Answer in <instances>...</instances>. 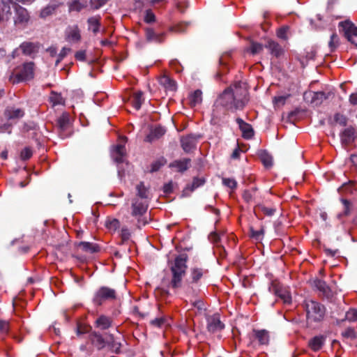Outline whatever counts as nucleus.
I'll list each match as a JSON object with an SVG mask.
<instances>
[{
	"label": "nucleus",
	"instance_id": "nucleus-46",
	"mask_svg": "<svg viewBox=\"0 0 357 357\" xmlns=\"http://www.w3.org/2000/svg\"><path fill=\"white\" fill-rule=\"evenodd\" d=\"M339 45V38L336 33H333L331 36V39L328 43V46L331 49V51H334Z\"/></svg>",
	"mask_w": 357,
	"mask_h": 357
},
{
	"label": "nucleus",
	"instance_id": "nucleus-16",
	"mask_svg": "<svg viewBox=\"0 0 357 357\" xmlns=\"http://www.w3.org/2000/svg\"><path fill=\"white\" fill-rule=\"evenodd\" d=\"M327 98L328 96L323 91H309L303 93V98L305 100L310 102L314 106L321 105Z\"/></svg>",
	"mask_w": 357,
	"mask_h": 357
},
{
	"label": "nucleus",
	"instance_id": "nucleus-37",
	"mask_svg": "<svg viewBox=\"0 0 357 357\" xmlns=\"http://www.w3.org/2000/svg\"><path fill=\"white\" fill-rule=\"evenodd\" d=\"M144 99L143 98V92L137 91L133 94L132 99V105L136 109L139 110L141 108Z\"/></svg>",
	"mask_w": 357,
	"mask_h": 357
},
{
	"label": "nucleus",
	"instance_id": "nucleus-19",
	"mask_svg": "<svg viewBox=\"0 0 357 357\" xmlns=\"http://www.w3.org/2000/svg\"><path fill=\"white\" fill-rule=\"evenodd\" d=\"M264 47L266 48L269 53L275 58H280L284 54V50L283 47L273 40H268L264 45Z\"/></svg>",
	"mask_w": 357,
	"mask_h": 357
},
{
	"label": "nucleus",
	"instance_id": "nucleus-63",
	"mask_svg": "<svg viewBox=\"0 0 357 357\" xmlns=\"http://www.w3.org/2000/svg\"><path fill=\"white\" fill-rule=\"evenodd\" d=\"M259 208L261 209V211L263 212V213L264 215H268V216L273 215L275 211V209H274V208H268V207H266L264 206H260Z\"/></svg>",
	"mask_w": 357,
	"mask_h": 357
},
{
	"label": "nucleus",
	"instance_id": "nucleus-40",
	"mask_svg": "<svg viewBox=\"0 0 357 357\" xmlns=\"http://www.w3.org/2000/svg\"><path fill=\"white\" fill-rule=\"evenodd\" d=\"M5 113L8 119H20L24 115V111L21 109H6Z\"/></svg>",
	"mask_w": 357,
	"mask_h": 357
},
{
	"label": "nucleus",
	"instance_id": "nucleus-57",
	"mask_svg": "<svg viewBox=\"0 0 357 357\" xmlns=\"http://www.w3.org/2000/svg\"><path fill=\"white\" fill-rule=\"evenodd\" d=\"M342 334L347 338L355 339L356 337V333L352 328H347Z\"/></svg>",
	"mask_w": 357,
	"mask_h": 357
},
{
	"label": "nucleus",
	"instance_id": "nucleus-39",
	"mask_svg": "<svg viewBox=\"0 0 357 357\" xmlns=\"http://www.w3.org/2000/svg\"><path fill=\"white\" fill-rule=\"evenodd\" d=\"M50 102L52 103L53 106L64 105L65 100L61 93H58L52 91L50 96Z\"/></svg>",
	"mask_w": 357,
	"mask_h": 357
},
{
	"label": "nucleus",
	"instance_id": "nucleus-30",
	"mask_svg": "<svg viewBox=\"0 0 357 357\" xmlns=\"http://www.w3.org/2000/svg\"><path fill=\"white\" fill-rule=\"evenodd\" d=\"M22 53L26 56H32L38 52V46L37 44L31 42H24L20 45Z\"/></svg>",
	"mask_w": 357,
	"mask_h": 357
},
{
	"label": "nucleus",
	"instance_id": "nucleus-35",
	"mask_svg": "<svg viewBox=\"0 0 357 357\" xmlns=\"http://www.w3.org/2000/svg\"><path fill=\"white\" fill-rule=\"evenodd\" d=\"M290 94L284 93L275 96L273 98V105L275 108L280 109L283 107L289 100Z\"/></svg>",
	"mask_w": 357,
	"mask_h": 357
},
{
	"label": "nucleus",
	"instance_id": "nucleus-22",
	"mask_svg": "<svg viewBox=\"0 0 357 357\" xmlns=\"http://www.w3.org/2000/svg\"><path fill=\"white\" fill-rule=\"evenodd\" d=\"M66 39L68 42L77 43L81 40L80 30L77 25L69 26L66 31Z\"/></svg>",
	"mask_w": 357,
	"mask_h": 357
},
{
	"label": "nucleus",
	"instance_id": "nucleus-21",
	"mask_svg": "<svg viewBox=\"0 0 357 357\" xmlns=\"http://www.w3.org/2000/svg\"><path fill=\"white\" fill-rule=\"evenodd\" d=\"M89 339L93 345L100 351L106 347V338L103 335L96 331H92L89 335Z\"/></svg>",
	"mask_w": 357,
	"mask_h": 357
},
{
	"label": "nucleus",
	"instance_id": "nucleus-36",
	"mask_svg": "<svg viewBox=\"0 0 357 357\" xmlns=\"http://www.w3.org/2000/svg\"><path fill=\"white\" fill-rule=\"evenodd\" d=\"M190 105L194 107L202 102V91L200 89L195 90L189 96Z\"/></svg>",
	"mask_w": 357,
	"mask_h": 357
},
{
	"label": "nucleus",
	"instance_id": "nucleus-11",
	"mask_svg": "<svg viewBox=\"0 0 357 357\" xmlns=\"http://www.w3.org/2000/svg\"><path fill=\"white\" fill-rule=\"evenodd\" d=\"M269 291L279 296L285 305H290V292L283 288L277 281H273L268 287Z\"/></svg>",
	"mask_w": 357,
	"mask_h": 357
},
{
	"label": "nucleus",
	"instance_id": "nucleus-9",
	"mask_svg": "<svg viewBox=\"0 0 357 357\" xmlns=\"http://www.w3.org/2000/svg\"><path fill=\"white\" fill-rule=\"evenodd\" d=\"M339 27L347 40L357 47V26L349 21H344L339 23Z\"/></svg>",
	"mask_w": 357,
	"mask_h": 357
},
{
	"label": "nucleus",
	"instance_id": "nucleus-20",
	"mask_svg": "<svg viewBox=\"0 0 357 357\" xmlns=\"http://www.w3.org/2000/svg\"><path fill=\"white\" fill-rule=\"evenodd\" d=\"M236 122L238 125L239 129L242 132V137L244 139H250L253 137L255 131L250 123H246L241 118H237Z\"/></svg>",
	"mask_w": 357,
	"mask_h": 357
},
{
	"label": "nucleus",
	"instance_id": "nucleus-1",
	"mask_svg": "<svg viewBox=\"0 0 357 357\" xmlns=\"http://www.w3.org/2000/svg\"><path fill=\"white\" fill-rule=\"evenodd\" d=\"M234 90L228 87L218 97L213 105V118L220 119L221 111L226 115L227 111L242 110L248 102V91L237 85Z\"/></svg>",
	"mask_w": 357,
	"mask_h": 357
},
{
	"label": "nucleus",
	"instance_id": "nucleus-32",
	"mask_svg": "<svg viewBox=\"0 0 357 357\" xmlns=\"http://www.w3.org/2000/svg\"><path fill=\"white\" fill-rule=\"evenodd\" d=\"M341 202L343 204L344 208L343 211L337 215V218L338 220H340V222L342 224H344L345 221L344 220V218L350 215L351 210V204L349 200L345 199H342Z\"/></svg>",
	"mask_w": 357,
	"mask_h": 357
},
{
	"label": "nucleus",
	"instance_id": "nucleus-54",
	"mask_svg": "<svg viewBox=\"0 0 357 357\" xmlns=\"http://www.w3.org/2000/svg\"><path fill=\"white\" fill-rule=\"evenodd\" d=\"M9 331V321L0 319V333L3 335L8 334Z\"/></svg>",
	"mask_w": 357,
	"mask_h": 357
},
{
	"label": "nucleus",
	"instance_id": "nucleus-17",
	"mask_svg": "<svg viewBox=\"0 0 357 357\" xmlns=\"http://www.w3.org/2000/svg\"><path fill=\"white\" fill-rule=\"evenodd\" d=\"M145 40L147 43H162L165 41V33H156L151 27L144 28Z\"/></svg>",
	"mask_w": 357,
	"mask_h": 357
},
{
	"label": "nucleus",
	"instance_id": "nucleus-29",
	"mask_svg": "<svg viewBox=\"0 0 357 357\" xmlns=\"http://www.w3.org/2000/svg\"><path fill=\"white\" fill-rule=\"evenodd\" d=\"M190 162L191 160L190 158L174 160L169 164V167H176L178 172L183 173L189 169Z\"/></svg>",
	"mask_w": 357,
	"mask_h": 357
},
{
	"label": "nucleus",
	"instance_id": "nucleus-18",
	"mask_svg": "<svg viewBox=\"0 0 357 357\" xmlns=\"http://www.w3.org/2000/svg\"><path fill=\"white\" fill-rule=\"evenodd\" d=\"M207 330L209 333H214L220 331L225 327V324L220 321L218 314L207 317Z\"/></svg>",
	"mask_w": 357,
	"mask_h": 357
},
{
	"label": "nucleus",
	"instance_id": "nucleus-28",
	"mask_svg": "<svg viewBox=\"0 0 357 357\" xmlns=\"http://www.w3.org/2000/svg\"><path fill=\"white\" fill-rule=\"evenodd\" d=\"M165 132L166 130L163 127L160 126H156L153 128L150 133L146 137L145 141L151 143L162 137L165 135Z\"/></svg>",
	"mask_w": 357,
	"mask_h": 357
},
{
	"label": "nucleus",
	"instance_id": "nucleus-34",
	"mask_svg": "<svg viewBox=\"0 0 357 357\" xmlns=\"http://www.w3.org/2000/svg\"><path fill=\"white\" fill-rule=\"evenodd\" d=\"M159 82L167 90H169L171 91H174L176 90V82L174 79H171L167 75H162V77H160V79H159Z\"/></svg>",
	"mask_w": 357,
	"mask_h": 357
},
{
	"label": "nucleus",
	"instance_id": "nucleus-38",
	"mask_svg": "<svg viewBox=\"0 0 357 357\" xmlns=\"http://www.w3.org/2000/svg\"><path fill=\"white\" fill-rule=\"evenodd\" d=\"M324 343V337L323 336H316L309 342V345L314 351L319 350Z\"/></svg>",
	"mask_w": 357,
	"mask_h": 357
},
{
	"label": "nucleus",
	"instance_id": "nucleus-3",
	"mask_svg": "<svg viewBox=\"0 0 357 357\" xmlns=\"http://www.w3.org/2000/svg\"><path fill=\"white\" fill-rule=\"evenodd\" d=\"M34 77V63L32 61L24 63L18 67L9 76V81L13 84L29 81Z\"/></svg>",
	"mask_w": 357,
	"mask_h": 357
},
{
	"label": "nucleus",
	"instance_id": "nucleus-42",
	"mask_svg": "<svg viewBox=\"0 0 357 357\" xmlns=\"http://www.w3.org/2000/svg\"><path fill=\"white\" fill-rule=\"evenodd\" d=\"M105 225L108 229L115 231L120 227L121 224L116 218H108L105 221Z\"/></svg>",
	"mask_w": 357,
	"mask_h": 357
},
{
	"label": "nucleus",
	"instance_id": "nucleus-55",
	"mask_svg": "<svg viewBox=\"0 0 357 357\" xmlns=\"http://www.w3.org/2000/svg\"><path fill=\"white\" fill-rule=\"evenodd\" d=\"M252 192H255V189L252 188V190H246L243 193V199L247 203H250L253 199V193Z\"/></svg>",
	"mask_w": 357,
	"mask_h": 357
},
{
	"label": "nucleus",
	"instance_id": "nucleus-7",
	"mask_svg": "<svg viewBox=\"0 0 357 357\" xmlns=\"http://www.w3.org/2000/svg\"><path fill=\"white\" fill-rule=\"evenodd\" d=\"M13 8L14 9L13 22L15 26L20 28L25 27L30 20L29 11L17 2L13 3Z\"/></svg>",
	"mask_w": 357,
	"mask_h": 357
},
{
	"label": "nucleus",
	"instance_id": "nucleus-2",
	"mask_svg": "<svg viewBox=\"0 0 357 357\" xmlns=\"http://www.w3.org/2000/svg\"><path fill=\"white\" fill-rule=\"evenodd\" d=\"M188 257L186 254H181L176 256L172 262H169L172 278L169 287L173 289L182 287L183 280L188 268L187 261Z\"/></svg>",
	"mask_w": 357,
	"mask_h": 357
},
{
	"label": "nucleus",
	"instance_id": "nucleus-43",
	"mask_svg": "<svg viewBox=\"0 0 357 357\" xmlns=\"http://www.w3.org/2000/svg\"><path fill=\"white\" fill-rule=\"evenodd\" d=\"M314 287L321 292H322L324 294L327 295L330 289L328 286L326 284V283L321 280H316L314 281Z\"/></svg>",
	"mask_w": 357,
	"mask_h": 357
},
{
	"label": "nucleus",
	"instance_id": "nucleus-60",
	"mask_svg": "<svg viewBox=\"0 0 357 357\" xmlns=\"http://www.w3.org/2000/svg\"><path fill=\"white\" fill-rule=\"evenodd\" d=\"M113 155H126V147L123 144H117L114 149Z\"/></svg>",
	"mask_w": 357,
	"mask_h": 357
},
{
	"label": "nucleus",
	"instance_id": "nucleus-49",
	"mask_svg": "<svg viewBox=\"0 0 357 357\" xmlns=\"http://www.w3.org/2000/svg\"><path fill=\"white\" fill-rule=\"evenodd\" d=\"M345 319L349 321H357V309H351L347 312L345 314Z\"/></svg>",
	"mask_w": 357,
	"mask_h": 357
},
{
	"label": "nucleus",
	"instance_id": "nucleus-24",
	"mask_svg": "<svg viewBox=\"0 0 357 357\" xmlns=\"http://www.w3.org/2000/svg\"><path fill=\"white\" fill-rule=\"evenodd\" d=\"M76 246L83 252L88 253H96L100 251V246L98 244L86 241H80L76 243Z\"/></svg>",
	"mask_w": 357,
	"mask_h": 357
},
{
	"label": "nucleus",
	"instance_id": "nucleus-31",
	"mask_svg": "<svg viewBox=\"0 0 357 357\" xmlns=\"http://www.w3.org/2000/svg\"><path fill=\"white\" fill-rule=\"evenodd\" d=\"M87 23L89 30H91L94 34H97L100 31L101 26V17L100 15L90 17L87 20Z\"/></svg>",
	"mask_w": 357,
	"mask_h": 357
},
{
	"label": "nucleus",
	"instance_id": "nucleus-44",
	"mask_svg": "<svg viewBox=\"0 0 357 357\" xmlns=\"http://www.w3.org/2000/svg\"><path fill=\"white\" fill-rule=\"evenodd\" d=\"M167 321L165 316L155 318L150 321V324L157 328H161Z\"/></svg>",
	"mask_w": 357,
	"mask_h": 357
},
{
	"label": "nucleus",
	"instance_id": "nucleus-45",
	"mask_svg": "<svg viewBox=\"0 0 357 357\" xmlns=\"http://www.w3.org/2000/svg\"><path fill=\"white\" fill-rule=\"evenodd\" d=\"M289 31V26H282L280 27L277 31V36L280 38L283 39L284 40H287L288 36L287 33Z\"/></svg>",
	"mask_w": 357,
	"mask_h": 357
},
{
	"label": "nucleus",
	"instance_id": "nucleus-53",
	"mask_svg": "<svg viewBox=\"0 0 357 357\" xmlns=\"http://www.w3.org/2000/svg\"><path fill=\"white\" fill-rule=\"evenodd\" d=\"M32 151L30 148L26 147L22 150L20 158L22 160H27L32 156Z\"/></svg>",
	"mask_w": 357,
	"mask_h": 357
},
{
	"label": "nucleus",
	"instance_id": "nucleus-61",
	"mask_svg": "<svg viewBox=\"0 0 357 357\" xmlns=\"http://www.w3.org/2000/svg\"><path fill=\"white\" fill-rule=\"evenodd\" d=\"M130 237V233L127 227H123L121 230V238L123 242L128 241Z\"/></svg>",
	"mask_w": 357,
	"mask_h": 357
},
{
	"label": "nucleus",
	"instance_id": "nucleus-10",
	"mask_svg": "<svg viewBox=\"0 0 357 357\" xmlns=\"http://www.w3.org/2000/svg\"><path fill=\"white\" fill-rule=\"evenodd\" d=\"M202 137L200 134H189L181 138V145L185 153L196 149L197 143Z\"/></svg>",
	"mask_w": 357,
	"mask_h": 357
},
{
	"label": "nucleus",
	"instance_id": "nucleus-27",
	"mask_svg": "<svg viewBox=\"0 0 357 357\" xmlns=\"http://www.w3.org/2000/svg\"><path fill=\"white\" fill-rule=\"evenodd\" d=\"M112 322L111 317L102 314L95 321L94 325L96 328L105 331L112 326Z\"/></svg>",
	"mask_w": 357,
	"mask_h": 357
},
{
	"label": "nucleus",
	"instance_id": "nucleus-23",
	"mask_svg": "<svg viewBox=\"0 0 357 357\" xmlns=\"http://www.w3.org/2000/svg\"><path fill=\"white\" fill-rule=\"evenodd\" d=\"M206 181L204 178L194 177L192 184H188L182 192V197H187L189 193L194 191L197 188L202 186Z\"/></svg>",
	"mask_w": 357,
	"mask_h": 357
},
{
	"label": "nucleus",
	"instance_id": "nucleus-8",
	"mask_svg": "<svg viewBox=\"0 0 357 357\" xmlns=\"http://www.w3.org/2000/svg\"><path fill=\"white\" fill-rule=\"evenodd\" d=\"M56 128L57 132L62 139H66L71 135V123L68 113H62L56 119Z\"/></svg>",
	"mask_w": 357,
	"mask_h": 357
},
{
	"label": "nucleus",
	"instance_id": "nucleus-48",
	"mask_svg": "<svg viewBox=\"0 0 357 357\" xmlns=\"http://www.w3.org/2000/svg\"><path fill=\"white\" fill-rule=\"evenodd\" d=\"M250 236L257 241L261 240L264 235V229L255 230L253 227L250 228Z\"/></svg>",
	"mask_w": 357,
	"mask_h": 357
},
{
	"label": "nucleus",
	"instance_id": "nucleus-56",
	"mask_svg": "<svg viewBox=\"0 0 357 357\" xmlns=\"http://www.w3.org/2000/svg\"><path fill=\"white\" fill-rule=\"evenodd\" d=\"M108 0H91V6L94 10H98L104 6Z\"/></svg>",
	"mask_w": 357,
	"mask_h": 357
},
{
	"label": "nucleus",
	"instance_id": "nucleus-58",
	"mask_svg": "<svg viewBox=\"0 0 357 357\" xmlns=\"http://www.w3.org/2000/svg\"><path fill=\"white\" fill-rule=\"evenodd\" d=\"M70 51V48L63 47L60 53L58 55V58L56 60L55 65L57 66L63 59L67 55L68 52Z\"/></svg>",
	"mask_w": 357,
	"mask_h": 357
},
{
	"label": "nucleus",
	"instance_id": "nucleus-5",
	"mask_svg": "<svg viewBox=\"0 0 357 357\" xmlns=\"http://www.w3.org/2000/svg\"><path fill=\"white\" fill-rule=\"evenodd\" d=\"M131 208V215L137 220V227L138 228H141L149 223L147 218L144 216L148 209V204L137 198H135L132 199Z\"/></svg>",
	"mask_w": 357,
	"mask_h": 357
},
{
	"label": "nucleus",
	"instance_id": "nucleus-62",
	"mask_svg": "<svg viewBox=\"0 0 357 357\" xmlns=\"http://www.w3.org/2000/svg\"><path fill=\"white\" fill-rule=\"evenodd\" d=\"M189 23L187 22H181L177 24L176 26L172 27V30L177 31V32H184L185 31L186 27L188 26Z\"/></svg>",
	"mask_w": 357,
	"mask_h": 357
},
{
	"label": "nucleus",
	"instance_id": "nucleus-4",
	"mask_svg": "<svg viewBox=\"0 0 357 357\" xmlns=\"http://www.w3.org/2000/svg\"><path fill=\"white\" fill-rule=\"evenodd\" d=\"M307 319L310 321L319 322L325 315L326 308L321 303L310 300L305 302Z\"/></svg>",
	"mask_w": 357,
	"mask_h": 357
},
{
	"label": "nucleus",
	"instance_id": "nucleus-12",
	"mask_svg": "<svg viewBox=\"0 0 357 357\" xmlns=\"http://www.w3.org/2000/svg\"><path fill=\"white\" fill-rule=\"evenodd\" d=\"M208 273V271L197 265L192 266L190 268L189 281L190 284H199L201 280L206 277Z\"/></svg>",
	"mask_w": 357,
	"mask_h": 357
},
{
	"label": "nucleus",
	"instance_id": "nucleus-33",
	"mask_svg": "<svg viewBox=\"0 0 357 357\" xmlns=\"http://www.w3.org/2000/svg\"><path fill=\"white\" fill-rule=\"evenodd\" d=\"M257 155L265 167L270 168L273 166V157L267 151L259 150Z\"/></svg>",
	"mask_w": 357,
	"mask_h": 357
},
{
	"label": "nucleus",
	"instance_id": "nucleus-64",
	"mask_svg": "<svg viewBox=\"0 0 357 357\" xmlns=\"http://www.w3.org/2000/svg\"><path fill=\"white\" fill-rule=\"evenodd\" d=\"M173 192V183L169 181L165 183L163 186V192L167 195H169Z\"/></svg>",
	"mask_w": 357,
	"mask_h": 357
},
{
	"label": "nucleus",
	"instance_id": "nucleus-6",
	"mask_svg": "<svg viewBox=\"0 0 357 357\" xmlns=\"http://www.w3.org/2000/svg\"><path fill=\"white\" fill-rule=\"evenodd\" d=\"M116 297L117 294L114 289L107 286H102L94 293L92 302L94 305L98 307L105 302L115 301Z\"/></svg>",
	"mask_w": 357,
	"mask_h": 357
},
{
	"label": "nucleus",
	"instance_id": "nucleus-14",
	"mask_svg": "<svg viewBox=\"0 0 357 357\" xmlns=\"http://www.w3.org/2000/svg\"><path fill=\"white\" fill-rule=\"evenodd\" d=\"M252 343L259 346L268 345L270 341L269 332L265 329H253L251 335Z\"/></svg>",
	"mask_w": 357,
	"mask_h": 357
},
{
	"label": "nucleus",
	"instance_id": "nucleus-51",
	"mask_svg": "<svg viewBox=\"0 0 357 357\" xmlns=\"http://www.w3.org/2000/svg\"><path fill=\"white\" fill-rule=\"evenodd\" d=\"M144 20L147 24H151L155 21V15L151 9L146 10Z\"/></svg>",
	"mask_w": 357,
	"mask_h": 357
},
{
	"label": "nucleus",
	"instance_id": "nucleus-59",
	"mask_svg": "<svg viewBox=\"0 0 357 357\" xmlns=\"http://www.w3.org/2000/svg\"><path fill=\"white\" fill-rule=\"evenodd\" d=\"M169 65L172 69H174L177 73H181L183 70V67L180 64L179 61L176 59L172 60Z\"/></svg>",
	"mask_w": 357,
	"mask_h": 357
},
{
	"label": "nucleus",
	"instance_id": "nucleus-13",
	"mask_svg": "<svg viewBox=\"0 0 357 357\" xmlns=\"http://www.w3.org/2000/svg\"><path fill=\"white\" fill-rule=\"evenodd\" d=\"M105 336L106 347H107L108 350L113 354H120L122 352V341L124 340L119 337H115L114 335L112 333H105Z\"/></svg>",
	"mask_w": 357,
	"mask_h": 357
},
{
	"label": "nucleus",
	"instance_id": "nucleus-52",
	"mask_svg": "<svg viewBox=\"0 0 357 357\" xmlns=\"http://www.w3.org/2000/svg\"><path fill=\"white\" fill-rule=\"evenodd\" d=\"M222 183L231 189H235L237 187V182L234 178H222Z\"/></svg>",
	"mask_w": 357,
	"mask_h": 357
},
{
	"label": "nucleus",
	"instance_id": "nucleus-50",
	"mask_svg": "<svg viewBox=\"0 0 357 357\" xmlns=\"http://www.w3.org/2000/svg\"><path fill=\"white\" fill-rule=\"evenodd\" d=\"M86 5L83 3H82L79 0H75L73 2L70 4V8L73 10H76L77 12H79L82 10Z\"/></svg>",
	"mask_w": 357,
	"mask_h": 357
},
{
	"label": "nucleus",
	"instance_id": "nucleus-41",
	"mask_svg": "<svg viewBox=\"0 0 357 357\" xmlns=\"http://www.w3.org/2000/svg\"><path fill=\"white\" fill-rule=\"evenodd\" d=\"M137 195L141 199H147L149 197V189L145 187L144 182L141 181L136 186Z\"/></svg>",
	"mask_w": 357,
	"mask_h": 357
},
{
	"label": "nucleus",
	"instance_id": "nucleus-25",
	"mask_svg": "<svg viewBox=\"0 0 357 357\" xmlns=\"http://www.w3.org/2000/svg\"><path fill=\"white\" fill-rule=\"evenodd\" d=\"M356 138V132L354 128L349 127L344 129L340 134L342 144L348 145L353 142Z\"/></svg>",
	"mask_w": 357,
	"mask_h": 357
},
{
	"label": "nucleus",
	"instance_id": "nucleus-15",
	"mask_svg": "<svg viewBox=\"0 0 357 357\" xmlns=\"http://www.w3.org/2000/svg\"><path fill=\"white\" fill-rule=\"evenodd\" d=\"M13 0H0V24L8 22L11 17Z\"/></svg>",
	"mask_w": 357,
	"mask_h": 357
},
{
	"label": "nucleus",
	"instance_id": "nucleus-47",
	"mask_svg": "<svg viewBox=\"0 0 357 357\" xmlns=\"http://www.w3.org/2000/svg\"><path fill=\"white\" fill-rule=\"evenodd\" d=\"M264 46L261 43L257 42H252L250 44V50L252 54L255 55L260 53L263 50Z\"/></svg>",
	"mask_w": 357,
	"mask_h": 357
},
{
	"label": "nucleus",
	"instance_id": "nucleus-26",
	"mask_svg": "<svg viewBox=\"0 0 357 357\" xmlns=\"http://www.w3.org/2000/svg\"><path fill=\"white\" fill-rule=\"evenodd\" d=\"M63 2L60 0H54L53 2L48 4L44 8H43L40 13V17L41 18H46L50 15H52L56 10V9L60 6L62 5Z\"/></svg>",
	"mask_w": 357,
	"mask_h": 357
}]
</instances>
